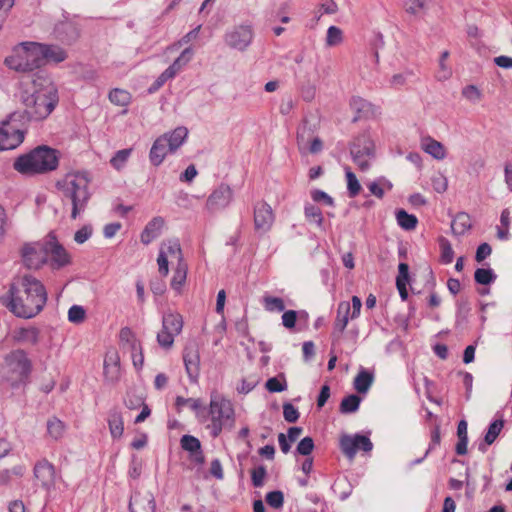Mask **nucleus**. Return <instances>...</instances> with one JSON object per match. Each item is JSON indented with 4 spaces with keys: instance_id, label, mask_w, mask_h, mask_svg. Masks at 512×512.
I'll use <instances>...</instances> for the list:
<instances>
[{
    "instance_id": "obj_62",
    "label": "nucleus",
    "mask_w": 512,
    "mask_h": 512,
    "mask_svg": "<svg viewBox=\"0 0 512 512\" xmlns=\"http://www.w3.org/2000/svg\"><path fill=\"white\" fill-rule=\"evenodd\" d=\"M283 417L289 423H295L299 419V412L291 403L283 404Z\"/></svg>"
},
{
    "instance_id": "obj_51",
    "label": "nucleus",
    "mask_w": 512,
    "mask_h": 512,
    "mask_svg": "<svg viewBox=\"0 0 512 512\" xmlns=\"http://www.w3.org/2000/svg\"><path fill=\"white\" fill-rule=\"evenodd\" d=\"M12 226V222L8 217L5 208L0 205V243L5 239L8 231Z\"/></svg>"
},
{
    "instance_id": "obj_13",
    "label": "nucleus",
    "mask_w": 512,
    "mask_h": 512,
    "mask_svg": "<svg viewBox=\"0 0 512 512\" xmlns=\"http://www.w3.org/2000/svg\"><path fill=\"white\" fill-rule=\"evenodd\" d=\"M47 259L52 269H61L71 263V256L67 250L57 241L56 237L49 234L45 239Z\"/></svg>"
},
{
    "instance_id": "obj_15",
    "label": "nucleus",
    "mask_w": 512,
    "mask_h": 512,
    "mask_svg": "<svg viewBox=\"0 0 512 512\" xmlns=\"http://www.w3.org/2000/svg\"><path fill=\"white\" fill-rule=\"evenodd\" d=\"M340 448L343 454L349 458L350 460L354 459L358 450H363L364 452H370L373 448V444L371 440L364 435L355 434L351 435H343L340 438Z\"/></svg>"
},
{
    "instance_id": "obj_53",
    "label": "nucleus",
    "mask_w": 512,
    "mask_h": 512,
    "mask_svg": "<svg viewBox=\"0 0 512 512\" xmlns=\"http://www.w3.org/2000/svg\"><path fill=\"white\" fill-rule=\"evenodd\" d=\"M132 149H122L116 152V154L111 158L110 163L116 169H121L126 161L128 160Z\"/></svg>"
},
{
    "instance_id": "obj_63",
    "label": "nucleus",
    "mask_w": 512,
    "mask_h": 512,
    "mask_svg": "<svg viewBox=\"0 0 512 512\" xmlns=\"http://www.w3.org/2000/svg\"><path fill=\"white\" fill-rule=\"evenodd\" d=\"M311 198L314 202H323L327 206H330V207L334 206L333 198L322 190H319V189L312 190Z\"/></svg>"
},
{
    "instance_id": "obj_31",
    "label": "nucleus",
    "mask_w": 512,
    "mask_h": 512,
    "mask_svg": "<svg viewBox=\"0 0 512 512\" xmlns=\"http://www.w3.org/2000/svg\"><path fill=\"white\" fill-rule=\"evenodd\" d=\"M162 328L172 332L176 336L179 335L183 328L182 316L178 313H166L162 318Z\"/></svg>"
},
{
    "instance_id": "obj_5",
    "label": "nucleus",
    "mask_w": 512,
    "mask_h": 512,
    "mask_svg": "<svg viewBox=\"0 0 512 512\" xmlns=\"http://www.w3.org/2000/svg\"><path fill=\"white\" fill-rule=\"evenodd\" d=\"M11 69L21 72L33 71L43 66V52L39 43L25 42L16 46L5 59Z\"/></svg>"
},
{
    "instance_id": "obj_39",
    "label": "nucleus",
    "mask_w": 512,
    "mask_h": 512,
    "mask_svg": "<svg viewBox=\"0 0 512 512\" xmlns=\"http://www.w3.org/2000/svg\"><path fill=\"white\" fill-rule=\"evenodd\" d=\"M187 270H188V267H187L186 262L177 264V266L174 270L172 280H171V287L174 290L179 291L181 289V287L184 285V283L186 281V277H187Z\"/></svg>"
},
{
    "instance_id": "obj_52",
    "label": "nucleus",
    "mask_w": 512,
    "mask_h": 512,
    "mask_svg": "<svg viewBox=\"0 0 512 512\" xmlns=\"http://www.w3.org/2000/svg\"><path fill=\"white\" fill-rule=\"evenodd\" d=\"M267 476L266 468L260 465L251 471L252 485L256 488H260L264 485V480Z\"/></svg>"
},
{
    "instance_id": "obj_17",
    "label": "nucleus",
    "mask_w": 512,
    "mask_h": 512,
    "mask_svg": "<svg viewBox=\"0 0 512 512\" xmlns=\"http://www.w3.org/2000/svg\"><path fill=\"white\" fill-rule=\"evenodd\" d=\"M34 477L42 488L50 490L55 485V467L46 459L38 461L33 469Z\"/></svg>"
},
{
    "instance_id": "obj_49",
    "label": "nucleus",
    "mask_w": 512,
    "mask_h": 512,
    "mask_svg": "<svg viewBox=\"0 0 512 512\" xmlns=\"http://www.w3.org/2000/svg\"><path fill=\"white\" fill-rule=\"evenodd\" d=\"M86 311L80 305H73L68 310V320L74 324H80L85 320Z\"/></svg>"
},
{
    "instance_id": "obj_25",
    "label": "nucleus",
    "mask_w": 512,
    "mask_h": 512,
    "mask_svg": "<svg viewBox=\"0 0 512 512\" xmlns=\"http://www.w3.org/2000/svg\"><path fill=\"white\" fill-rule=\"evenodd\" d=\"M188 136L186 127L180 126L175 128L172 132L165 133L162 138H166L171 153L175 152L185 141Z\"/></svg>"
},
{
    "instance_id": "obj_29",
    "label": "nucleus",
    "mask_w": 512,
    "mask_h": 512,
    "mask_svg": "<svg viewBox=\"0 0 512 512\" xmlns=\"http://www.w3.org/2000/svg\"><path fill=\"white\" fill-rule=\"evenodd\" d=\"M193 54L191 47L184 49L180 56L166 69L167 75L169 74L174 78L191 61Z\"/></svg>"
},
{
    "instance_id": "obj_58",
    "label": "nucleus",
    "mask_w": 512,
    "mask_h": 512,
    "mask_svg": "<svg viewBox=\"0 0 512 512\" xmlns=\"http://www.w3.org/2000/svg\"><path fill=\"white\" fill-rule=\"evenodd\" d=\"M448 56H449L448 51H444L441 54V57L439 60V70L436 75L438 80H446L451 76V69L449 67H447V65L445 64V61L448 58Z\"/></svg>"
},
{
    "instance_id": "obj_9",
    "label": "nucleus",
    "mask_w": 512,
    "mask_h": 512,
    "mask_svg": "<svg viewBox=\"0 0 512 512\" xmlns=\"http://www.w3.org/2000/svg\"><path fill=\"white\" fill-rule=\"evenodd\" d=\"M350 153L358 168L367 171L374 156V145L369 135L363 133L357 136L350 146Z\"/></svg>"
},
{
    "instance_id": "obj_60",
    "label": "nucleus",
    "mask_w": 512,
    "mask_h": 512,
    "mask_svg": "<svg viewBox=\"0 0 512 512\" xmlns=\"http://www.w3.org/2000/svg\"><path fill=\"white\" fill-rule=\"evenodd\" d=\"M431 182L433 189L438 193H444L448 188V180L441 173L435 174L432 177Z\"/></svg>"
},
{
    "instance_id": "obj_27",
    "label": "nucleus",
    "mask_w": 512,
    "mask_h": 512,
    "mask_svg": "<svg viewBox=\"0 0 512 512\" xmlns=\"http://www.w3.org/2000/svg\"><path fill=\"white\" fill-rule=\"evenodd\" d=\"M422 149L437 160H443L446 157V149L439 141L427 137L421 142Z\"/></svg>"
},
{
    "instance_id": "obj_50",
    "label": "nucleus",
    "mask_w": 512,
    "mask_h": 512,
    "mask_svg": "<svg viewBox=\"0 0 512 512\" xmlns=\"http://www.w3.org/2000/svg\"><path fill=\"white\" fill-rule=\"evenodd\" d=\"M347 189L350 197H355L361 190V185L357 180L355 174L347 169L346 171Z\"/></svg>"
},
{
    "instance_id": "obj_35",
    "label": "nucleus",
    "mask_w": 512,
    "mask_h": 512,
    "mask_svg": "<svg viewBox=\"0 0 512 512\" xmlns=\"http://www.w3.org/2000/svg\"><path fill=\"white\" fill-rule=\"evenodd\" d=\"M108 425L113 438H120L122 436L124 424L120 412L113 410L109 413Z\"/></svg>"
},
{
    "instance_id": "obj_12",
    "label": "nucleus",
    "mask_w": 512,
    "mask_h": 512,
    "mask_svg": "<svg viewBox=\"0 0 512 512\" xmlns=\"http://www.w3.org/2000/svg\"><path fill=\"white\" fill-rule=\"evenodd\" d=\"M234 193L228 184H220L208 196L205 203V210L209 214H215L227 208L233 201Z\"/></svg>"
},
{
    "instance_id": "obj_64",
    "label": "nucleus",
    "mask_w": 512,
    "mask_h": 512,
    "mask_svg": "<svg viewBox=\"0 0 512 512\" xmlns=\"http://www.w3.org/2000/svg\"><path fill=\"white\" fill-rule=\"evenodd\" d=\"M429 0H406V11L411 14H417L426 8Z\"/></svg>"
},
{
    "instance_id": "obj_59",
    "label": "nucleus",
    "mask_w": 512,
    "mask_h": 512,
    "mask_svg": "<svg viewBox=\"0 0 512 512\" xmlns=\"http://www.w3.org/2000/svg\"><path fill=\"white\" fill-rule=\"evenodd\" d=\"M105 380L110 383H116L121 377V366H106L104 367Z\"/></svg>"
},
{
    "instance_id": "obj_46",
    "label": "nucleus",
    "mask_w": 512,
    "mask_h": 512,
    "mask_svg": "<svg viewBox=\"0 0 512 512\" xmlns=\"http://www.w3.org/2000/svg\"><path fill=\"white\" fill-rule=\"evenodd\" d=\"M496 275L492 269L478 268L474 273L476 283L488 285L496 280Z\"/></svg>"
},
{
    "instance_id": "obj_44",
    "label": "nucleus",
    "mask_w": 512,
    "mask_h": 512,
    "mask_svg": "<svg viewBox=\"0 0 512 512\" xmlns=\"http://www.w3.org/2000/svg\"><path fill=\"white\" fill-rule=\"evenodd\" d=\"M265 388L271 392H283L287 389V382L283 374H279L276 377L269 378L265 383Z\"/></svg>"
},
{
    "instance_id": "obj_32",
    "label": "nucleus",
    "mask_w": 512,
    "mask_h": 512,
    "mask_svg": "<svg viewBox=\"0 0 512 512\" xmlns=\"http://www.w3.org/2000/svg\"><path fill=\"white\" fill-rule=\"evenodd\" d=\"M43 52V65L47 61L62 62L66 59V52L59 46L40 44Z\"/></svg>"
},
{
    "instance_id": "obj_61",
    "label": "nucleus",
    "mask_w": 512,
    "mask_h": 512,
    "mask_svg": "<svg viewBox=\"0 0 512 512\" xmlns=\"http://www.w3.org/2000/svg\"><path fill=\"white\" fill-rule=\"evenodd\" d=\"M314 449V441L311 437H304L301 439V441L298 443L296 451L300 455L308 456L311 454V452Z\"/></svg>"
},
{
    "instance_id": "obj_48",
    "label": "nucleus",
    "mask_w": 512,
    "mask_h": 512,
    "mask_svg": "<svg viewBox=\"0 0 512 512\" xmlns=\"http://www.w3.org/2000/svg\"><path fill=\"white\" fill-rule=\"evenodd\" d=\"M343 41V33L340 28L336 26H330L327 30L326 45L334 47L341 44Z\"/></svg>"
},
{
    "instance_id": "obj_57",
    "label": "nucleus",
    "mask_w": 512,
    "mask_h": 512,
    "mask_svg": "<svg viewBox=\"0 0 512 512\" xmlns=\"http://www.w3.org/2000/svg\"><path fill=\"white\" fill-rule=\"evenodd\" d=\"M351 107L358 113V116L353 119V121H357L362 117V113L368 112L370 103L360 97H354L351 101Z\"/></svg>"
},
{
    "instance_id": "obj_23",
    "label": "nucleus",
    "mask_w": 512,
    "mask_h": 512,
    "mask_svg": "<svg viewBox=\"0 0 512 512\" xmlns=\"http://www.w3.org/2000/svg\"><path fill=\"white\" fill-rule=\"evenodd\" d=\"M40 331L34 326L21 327L13 331V339L22 344L36 345Z\"/></svg>"
},
{
    "instance_id": "obj_55",
    "label": "nucleus",
    "mask_w": 512,
    "mask_h": 512,
    "mask_svg": "<svg viewBox=\"0 0 512 512\" xmlns=\"http://www.w3.org/2000/svg\"><path fill=\"white\" fill-rule=\"evenodd\" d=\"M175 404L178 408L188 406L193 411H198L203 405L200 399L184 398L182 396L176 397Z\"/></svg>"
},
{
    "instance_id": "obj_34",
    "label": "nucleus",
    "mask_w": 512,
    "mask_h": 512,
    "mask_svg": "<svg viewBox=\"0 0 512 512\" xmlns=\"http://www.w3.org/2000/svg\"><path fill=\"white\" fill-rule=\"evenodd\" d=\"M471 228V220L468 214L458 213L451 223V230L454 235H463Z\"/></svg>"
},
{
    "instance_id": "obj_14",
    "label": "nucleus",
    "mask_w": 512,
    "mask_h": 512,
    "mask_svg": "<svg viewBox=\"0 0 512 512\" xmlns=\"http://www.w3.org/2000/svg\"><path fill=\"white\" fill-rule=\"evenodd\" d=\"M22 258L29 269H39L48 262L45 239L43 241L25 244L22 248Z\"/></svg>"
},
{
    "instance_id": "obj_30",
    "label": "nucleus",
    "mask_w": 512,
    "mask_h": 512,
    "mask_svg": "<svg viewBox=\"0 0 512 512\" xmlns=\"http://www.w3.org/2000/svg\"><path fill=\"white\" fill-rule=\"evenodd\" d=\"M504 427V421L502 419H498L493 421L484 436V443L479 444V450L485 452L487 450V446L494 443V441L499 436L500 432Z\"/></svg>"
},
{
    "instance_id": "obj_18",
    "label": "nucleus",
    "mask_w": 512,
    "mask_h": 512,
    "mask_svg": "<svg viewBox=\"0 0 512 512\" xmlns=\"http://www.w3.org/2000/svg\"><path fill=\"white\" fill-rule=\"evenodd\" d=\"M181 448L190 453V459L197 465H203L205 462L204 454L201 450V443L198 438L192 435H183L180 440Z\"/></svg>"
},
{
    "instance_id": "obj_22",
    "label": "nucleus",
    "mask_w": 512,
    "mask_h": 512,
    "mask_svg": "<svg viewBox=\"0 0 512 512\" xmlns=\"http://www.w3.org/2000/svg\"><path fill=\"white\" fill-rule=\"evenodd\" d=\"M168 152H170V151H169V146L166 142V138H162V136L158 137L154 141V143L150 149V153H149L150 162L154 166H159L164 161Z\"/></svg>"
},
{
    "instance_id": "obj_16",
    "label": "nucleus",
    "mask_w": 512,
    "mask_h": 512,
    "mask_svg": "<svg viewBox=\"0 0 512 512\" xmlns=\"http://www.w3.org/2000/svg\"><path fill=\"white\" fill-rule=\"evenodd\" d=\"M274 213L271 206L265 201L254 205V227L256 231L266 233L274 223Z\"/></svg>"
},
{
    "instance_id": "obj_36",
    "label": "nucleus",
    "mask_w": 512,
    "mask_h": 512,
    "mask_svg": "<svg viewBox=\"0 0 512 512\" xmlns=\"http://www.w3.org/2000/svg\"><path fill=\"white\" fill-rule=\"evenodd\" d=\"M109 101L121 107H127L132 100V95L125 89L114 88L108 94Z\"/></svg>"
},
{
    "instance_id": "obj_24",
    "label": "nucleus",
    "mask_w": 512,
    "mask_h": 512,
    "mask_svg": "<svg viewBox=\"0 0 512 512\" xmlns=\"http://www.w3.org/2000/svg\"><path fill=\"white\" fill-rule=\"evenodd\" d=\"M314 126L310 124L308 121H303V123L298 127L297 130V146L301 153H305L310 140H312L314 136Z\"/></svg>"
},
{
    "instance_id": "obj_3",
    "label": "nucleus",
    "mask_w": 512,
    "mask_h": 512,
    "mask_svg": "<svg viewBox=\"0 0 512 512\" xmlns=\"http://www.w3.org/2000/svg\"><path fill=\"white\" fill-rule=\"evenodd\" d=\"M90 180L84 172L68 173L57 182V188L62 193L63 204H70L71 218L76 219L85 211L88 201L91 197L89 191Z\"/></svg>"
},
{
    "instance_id": "obj_28",
    "label": "nucleus",
    "mask_w": 512,
    "mask_h": 512,
    "mask_svg": "<svg viewBox=\"0 0 512 512\" xmlns=\"http://www.w3.org/2000/svg\"><path fill=\"white\" fill-rule=\"evenodd\" d=\"M373 381V373L362 368L356 375L353 386L358 393L366 394L369 391Z\"/></svg>"
},
{
    "instance_id": "obj_41",
    "label": "nucleus",
    "mask_w": 512,
    "mask_h": 512,
    "mask_svg": "<svg viewBox=\"0 0 512 512\" xmlns=\"http://www.w3.org/2000/svg\"><path fill=\"white\" fill-rule=\"evenodd\" d=\"M262 304L264 309L268 312H283L285 310L284 301L280 297L264 295Z\"/></svg>"
},
{
    "instance_id": "obj_45",
    "label": "nucleus",
    "mask_w": 512,
    "mask_h": 512,
    "mask_svg": "<svg viewBox=\"0 0 512 512\" xmlns=\"http://www.w3.org/2000/svg\"><path fill=\"white\" fill-rule=\"evenodd\" d=\"M439 246L441 250L440 259L444 264H450L454 258V251L452 249L451 243L444 237L439 239Z\"/></svg>"
},
{
    "instance_id": "obj_1",
    "label": "nucleus",
    "mask_w": 512,
    "mask_h": 512,
    "mask_svg": "<svg viewBox=\"0 0 512 512\" xmlns=\"http://www.w3.org/2000/svg\"><path fill=\"white\" fill-rule=\"evenodd\" d=\"M47 299L43 283L31 274H23L13 278L6 306L16 317L30 319L44 309Z\"/></svg>"
},
{
    "instance_id": "obj_54",
    "label": "nucleus",
    "mask_w": 512,
    "mask_h": 512,
    "mask_svg": "<svg viewBox=\"0 0 512 512\" xmlns=\"http://www.w3.org/2000/svg\"><path fill=\"white\" fill-rule=\"evenodd\" d=\"M175 336L172 332L162 328L157 334V342L162 348L170 349L173 346Z\"/></svg>"
},
{
    "instance_id": "obj_42",
    "label": "nucleus",
    "mask_w": 512,
    "mask_h": 512,
    "mask_svg": "<svg viewBox=\"0 0 512 512\" xmlns=\"http://www.w3.org/2000/svg\"><path fill=\"white\" fill-rule=\"evenodd\" d=\"M47 433L53 439L58 440L65 433V424L60 419L52 417L47 421Z\"/></svg>"
},
{
    "instance_id": "obj_10",
    "label": "nucleus",
    "mask_w": 512,
    "mask_h": 512,
    "mask_svg": "<svg viewBox=\"0 0 512 512\" xmlns=\"http://www.w3.org/2000/svg\"><path fill=\"white\" fill-rule=\"evenodd\" d=\"M169 260L172 262L175 260L177 264L185 262L178 240H168L161 244L157 264L162 277H166L169 273Z\"/></svg>"
},
{
    "instance_id": "obj_56",
    "label": "nucleus",
    "mask_w": 512,
    "mask_h": 512,
    "mask_svg": "<svg viewBox=\"0 0 512 512\" xmlns=\"http://www.w3.org/2000/svg\"><path fill=\"white\" fill-rule=\"evenodd\" d=\"M265 500L267 504L273 508H281L284 504V495L281 491H272L266 494Z\"/></svg>"
},
{
    "instance_id": "obj_40",
    "label": "nucleus",
    "mask_w": 512,
    "mask_h": 512,
    "mask_svg": "<svg viewBox=\"0 0 512 512\" xmlns=\"http://www.w3.org/2000/svg\"><path fill=\"white\" fill-rule=\"evenodd\" d=\"M398 225L405 230H413L416 228L418 220L413 214H408L405 210H398L396 213Z\"/></svg>"
},
{
    "instance_id": "obj_2",
    "label": "nucleus",
    "mask_w": 512,
    "mask_h": 512,
    "mask_svg": "<svg viewBox=\"0 0 512 512\" xmlns=\"http://www.w3.org/2000/svg\"><path fill=\"white\" fill-rule=\"evenodd\" d=\"M20 100L23 110L11 113V119L20 120L21 125L26 126L31 121L46 119L55 109L59 98L51 81L38 78L22 91Z\"/></svg>"
},
{
    "instance_id": "obj_4",
    "label": "nucleus",
    "mask_w": 512,
    "mask_h": 512,
    "mask_svg": "<svg viewBox=\"0 0 512 512\" xmlns=\"http://www.w3.org/2000/svg\"><path fill=\"white\" fill-rule=\"evenodd\" d=\"M14 169L22 174H40L55 170L58 166L56 150L48 146H38L30 153L18 157Z\"/></svg>"
},
{
    "instance_id": "obj_47",
    "label": "nucleus",
    "mask_w": 512,
    "mask_h": 512,
    "mask_svg": "<svg viewBox=\"0 0 512 512\" xmlns=\"http://www.w3.org/2000/svg\"><path fill=\"white\" fill-rule=\"evenodd\" d=\"M338 11V6L333 0H323L315 11L317 21L324 15H333Z\"/></svg>"
},
{
    "instance_id": "obj_19",
    "label": "nucleus",
    "mask_w": 512,
    "mask_h": 512,
    "mask_svg": "<svg viewBox=\"0 0 512 512\" xmlns=\"http://www.w3.org/2000/svg\"><path fill=\"white\" fill-rule=\"evenodd\" d=\"M183 361L186 372L192 380H196L199 375L200 356L195 346H187L183 352Z\"/></svg>"
},
{
    "instance_id": "obj_11",
    "label": "nucleus",
    "mask_w": 512,
    "mask_h": 512,
    "mask_svg": "<svg viewBox=\"0 0 512 512\" xmlns=\"http://www.w3.org/2000/svg\"><path fill=\"white\" fill-rule=\"evenodd\" d=\"M253 29L249 25L234 26L224 35L225 44L234 50L245 51L253 40Z\"/></svg>"
},
{
    "instance_id": "obj_33",
    "label": "nucleus",
    "mask_w": 512,
    "mask_h": 512,
    "mask_svg": "<svg viewBox=\"0 0 512 512\" xmlns=\"http://www.w3.org/2000/svg\"><path fill=\"white\" fill-rule=\"evenodd\" d=\"M468 424L465 420H461L457 426V437L458 442L455 447V451L457 455H465L467 453V444H468V432H467Z\"/></svg>"
},
{
    "instance_id": "obj_7",
    "label": "nucleus",
    "mask_w": 512,
    "mask_h": 512,
    "mask_svg": "<svg viewBox=\"0 0 512 512\" xmlns=\"http://www.w3.org/2000/svg\"><path fill=\"white\" fill-rule=\"evenodd\" d=\"M31 361L24 350L10 352L4 360L3 376L16 386L23 382L31 372Z\"/></svg>"
},
{
    "instance_id": "obj_43",
    "label": "nucleus",
    "mask_w": 512,
    "mask_h": 512,
    "mask_svg": "<svg viewBox=\"0 0 512 512\" xmlns=\"http://www.w3.org/2000/svg\"><path fill=\"white\" fill-rule=\"evenodd\" d=\"M413 76L414 73L412 70L396 73L389 79V86L392 89H400L404 87Z\"/></svg>"
},
{
    "instance_id": "obj_26",
    "label": "nucleus",
    "mask_w": 512,
    "mask_h": 512,
    "mask_svg": "<svg viewBox=\"0 0 512 512\" xmlns=\"http://www.w3.org/2000/svg\"><path fill=\"white\" fill-rule=\"evenodd\" d=\"M119 341L121 347L129 352L139 351L140 346H142L135 333L129 327H124L120 330Z\"/></svg>"
},
{
    "instance_id": "obj_37",
    "label": "nucleus",
    "mask_w": 512,
    "mask_h": 512,
    "mask_svg": "<svg viewBox=\"0 0 512 512\" xmlns=\"http://www.w3.org/2000/svg\"><path fill=\"white\" fill-rule=\"evenodd\" d=\"M304 215L308 222L315 223L319 228H322L324 217L318 206L312 203H306L304 206Z\"/></svg>"
},
{
    "instance_id": "obj_8",
    "label": "nucleus",
    "mask_w": 512,
    "mask_h": 512,
    "mask_svg": "<svg viewBox=\"0 0 512 512\" xmlns=\"http://www.w3.org/2000/svg\"><path fill=\"white\" fill-rule=\"evenodd\" d=\"M25 125L20 120H12L11 114L0 126V150H12L24 140Z\"/></svg>"
},
{
    "instance_id": "obj_21",
    "label": "nucleus",
    "mask_w": 512,
    "mask_h": 512,
    "mask_svg": "<svg viewBox=\"0 0 512 512\" xmlns=\"http://www.w3.org/2000/svg\"><path fill=\"white\" fill-rule=\"evenodd\" d=\"M164 223V219L160 216L152 218L147 223V225L145 226L144 230L140 235L141 242L145 245H148L154 239H156L161 234V230L164 226Z\"/></svg>"
},
{
    "instance_id": "obj_38",
    "label": "nucleus",
    "mask_w": 512,
    "mask_h": 512,
    "mask_svg": "<svg viewBox=\"0 0 512 512\" xmlns=\"http://www.w3.org/2000/svg\"><path fill=\"white\" fill-rule=\"evenodd\" d=\"M361 397L351 394L344 397L340 403L339 410L342 414L354 413L359 409Z\"/></svg>"
},
{
    "instance_id": "obj_6",
    "label": "nucleus",
    "mask_w": 512,
    "mask_h": 512,
    "mask_svg": "<svg viewBox=\"0 0 512 512\" xmlns=\"http://www.w3.org/2000/svg\"><path fill=\"white\" fill-rule=\"evenodd\" d=\"M209 414L211 424L208 427L213 437L219 436L223 429H231L234 426L235 413L232 402L217 393L211 395Z\"/></svg>"
},
{
    "instance_id": "obj_20",
    "label": "nucleus",
    "mask_w": 512,
    "mask_h": 512,
    "mask_svg": "<svg viewBox=\"0 0 512 512\" xmlns=\"http://www.w3.org/2000/svg\"><path fill=\"white\" fill-rule=\"evenodd\" d=\"M350 303L347 301H342L339 303L337 308V316L334 322V330L332 336L335 338H340L343 331L346 329L347 324L349 322V313H350Z\"/></svg>"
}]
</instances>
